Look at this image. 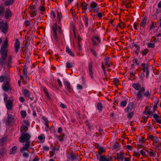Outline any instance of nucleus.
<instances>
[{"mask_svg": "<svg viewBox=\"0 0 161 161\" xmlns=\"http://www.w3.org/2000/svg\"><path fill=\"white\" fill-rule=\"evenodd\" d=\"M31 16L32 17L35 16L36 15L37 11L35 10H31L30 11Z\"/></svg>", "mask_w": 161, "mask_h": 161, "instance_id": "obj_40", "label": "nucleus"}, {"mask_svg": "<svg viewBox=\"0 0 161 161\" xmlns=\"http://www.w3.org/2000/svg\"><path fill=\"white\" fill-rule=\"evenodd\" d=\"M39 9L41 11L44 12L45 11V8L44 6H41Z\"/></svg>", "mask_w": 161, "mask_h": 161, "instance_id": "obj_56", "label": "nucleus"}, {"mask_svg": "<svg viewBox=\"0 0 161 161\" xmlns=\"http://www.w3.org/2000/svg\"><path fill=\"white\" fill-rule=\"evenodd\" d=\"M133 63H135L137 66L139 65L140 62L138 61V59L137 58L133 59Z\"/></svg>", "mask_w": 161, "mask_h": 161, "instance_id": "obj_46", "label": "nucleus"}, {"mask_svg": "<svg viewBox=\"0 0 161 161\" xmlns=\"http://www.w3.org/2000/svg\"><path fill=\"white\" fill-rule=\"evenodd\" d=\"M132 86L136 90L138 91L137 92H135L136 96V100L137 101L142 100L143 98V93L145 92V89L144 87H141V85L139 83H134Z\"/></svg>", "mask_w": 161, "mask_h": 161, "instance_id": "obj_3", "label": "nucleus"}, {"mask_svg": "<svg viewBox=\"0 0 161 161\" xmlns=\"http://www.w3.org/2000/svg\"><path fill=\"white\" fill-rule=\"evenodd\" d=\"M64 85L67 87V89L69 92H71L73 90L71 87V85L70 83L68 81L64 82Z\"/></svg>", "mask_w": 161, "mask_h": 161, "instance_id": "obj_19", "label": "nucleus"}, {"mask_svg": "<svg viewBox=\"0 0 161 161\" xmlns=\"http://www.w3.org/2000/svg\"><path fill=\"white\" fill-rule=\"evenodd\" d=\"M22 72L23 75L26 77L27 73V67L26 65H25L23 67Z\"/></svg>", "mask_w": 161, "mask_h": 161, "instance_id": "obj_25", "label": "nucleus"}, {"mask_svg": "<svg viewBox=\"0 0 161 161\" xmlns=\"http://www.w3.org/2000/svg\"><path fill=\"white\" fill-rule=\"evenodd\" d=\"M114 149H116L117 150H119V144L117 143L116 144H114L113 145Z\"/></svg>", "mask_w": 161, "mask_h": 161, "instance_id": "obj_48", "label": "nucleus"}, {"mask_svg": "<svg viewBox=\"0 0 161 161\" xmlns=\"http://www.w3.org/2000/svg\"><path fill=\"white\" fill-rule=\"evenodd\" d=\"M97 108L99 111H101L103 109V105L101 103H98L97 104Z\"/></svg>", "mask_w": 161, "mask_h": 161, "instance_id": "obj_29", "label": "nucleus"}, {"mask_svg": "<svg viewBox=\"0 0 161 161\" xmlns=\"http://www.w3.org/2000/svg\"><path fill=\"white\" fill-rule=\"evenodd\" d=\"M28 128L25 125H22L20 127V136L19 138V141L21 143H24L30 142L31 136L28 133L26 132L28 130Z\"/></svg>", "mask_w": 161, "mask_h": 161, "instance_id": "obj_2", "label": "nucleus"}, {"mask_svg": "<svg viewBox=\"0 0 161 161\" xmlns=\"http://www.w3.org/2000/svg\"><path fill=\"white\" fill-rule=\"evenodd\" d=\"M30 146V142H26L24 146L23 147L21 148L20 149V152H22L25 151H27L28 153H29L30 152L28 150Z\"/></svg>", "mask_w": 161, "mask_h": 161, "instance_id": "obj_8", "label": "nucleus"}, {"mask_svg": "<svg viewBox=\"0 0 161 161\" xmlns=\"http://www.w3.org/2000/svg\"><path fill=\"white\" fill-rule=\"evenodd\" d=\"M154 137V136H153L152 135H147L148 138L150 140H153Z\"/></svg>", "mask_w": 161, "mask_h": 161, "instance_id": "obj_59", "label": "nucleus"}, {"mask_svg": "<svg viewBox=\"0 0 161 161\" xmlns=\"http://www.w3.org/2000/svg\"><path fill=\"white\" fill-rule=\"evenodd\" d=\"M117 159L119 160V161H122L124 158V153L122 152H120L119 154L117 153Z\"/></svg>", "mask_w": 161, "mask_h": 161, "instance_id": "obj_20", "label": "nucleus"}, {"mask_svg": "<svg viewBox=\"0 0 161 161\" xmlns=\"http://www.w3.org/2000/svg\"><path fill=\"white\" fill-rule=\"evenodd\" d=\"M129 0H126L124 3L125 5L126 8H129L131 7V2H127Z\"/></svg>", "mask_w": 161, "mask_h": 161, "instance_id": "obj_33", "label": "nucleus"}, {"mask_svg": "<svg viewBox=\"0 0 161 161\" xmlns=\"http://www.w3.org/2000/svg\"><path fill=\"white\" fill-rule=\"evenodd\" d=\"M127 103V101L125 100L124 101H122L120 103V106L122 107H125L126 106Z\"/></svg>", "mask_w": 161, "mask_h": 161, "instance_id": "obj_42", "label": "nucleus"}, {"mask_svg": "<svg viewBox=\"0 0 161 161\" xmlns=\"http://www.w3.org/2000/svg\"><path fill=\"white\" fill-rule=\"evenodd\" d=\"M3 89L4 91L6 92L8 91L9 90H11L10 85L8 81H7L4 84V86H3Z\"/></svg>", "mask_w": 161, "mask_h": 161, "instance_id": "obj_15", "label": "nucleus"}, {"mask_svg": "<svg viewBox=\"0 0 161 161\" xmlns=\"http://www.w3.org/2000/svg\"><path fill=\"white\" fill-rule=\"evenodd\" d=\"M50 131L51 132H55L56 131L54 127L52 126L50 128H49Z\"/></svg>", "mask_w": 161, "mask_h": 161, "instance_id": "obj_58", "label": "nucleus"}, {"mask_svg": "<svg viewBox=\"0 0 161 161\" xmlns=\"http://www.w3.org/2000/svg\"><path fill=\"white\" fill-rule=\"evenodd\" d=\"M66 66L67 68H70L73 67V64L72 62L69 63L67 62L66 63Z\"/></svg>", "mask_w": 161, "mask_h": 161, "instance_id": "obj_37", "label": "nucleus"}, {"mask_svg": "<svg viewBox=\"0 0 161 161\" xmlns=\"http://www.w3.org/2000/svg\"><path fill=\"white\" fill-rule=\"evenodd\" d=\"M67 157L68 159L73 161L75 159L77 156L73 152H72L70 154L67 155Z\"/></svg>", "mask_w": 161, "mask_h": 161, "instance_id": "obj_14", "label": "nucleus"}, {"mask_svg": "<svg viewBox=\"0 0 161 161\" xmlns=\"http://www.w3.org/2000/svg\"><path fill=\"white\" fill-rule=\"evenodd\" d=\"M148 153V154L151 157H155L156 154L155 152H152V151H146Z\"/></svg>", "mask_w": 161, "mask_h": 161, "instance_id": "obj_39", "label": "nucleus"}, {"mask_svg": "<svg viewBox=\"0 0 161 161\" xmlns=\"http://www.w3.org/2000/svg\"><path fill=\"white\" fill-rule=\"evenodd\" d=\"M105 62V64L108 67H110L111 65L113 64L112 62H109L110 58L109 57H107L104 59Z\"/></svg>", "mask_w": 161, "mask_h": 161, "instance_id": "obj_18", "label": "nucleus"}, {"mask_svg": "<svg viewBox=\"0 0 161 161\" xmlns=\"http://www.w3.org/2000/svg\"><path fill=\"white\" fill-rule=\"evenodd\" d=\"M8 41L7 38H6L4 43L2 45L0 51L1 57L0 58V63L2 66L6 65L7 67H10L12 63V57L8 58V60L6 61L8 55Z\"/></svg>", "mask_w": 161, "mask_h": 161, "instance_id": "obj_1", "label": "nucleus"}, {"mask_svg": "<svg viewBox=\"0 0 161 161\" xmlns=\"http://www.w3.org/2000/svg\"><path fill=\"white\" fill-rule=\"evenodd\" d=\"M1 25H0V29L4 33H7L8 32V25L7 24H5L3 21L0 22Z\"/></svg>", "mask_w": 161, "mask_h": 161, "instance_id": "obj_7", "label": "nucleus"}, {"mask_svg": "<svg viewBox=\"0 0 161 161\" xmlns=\"http://www.w3.org/2000/svg\"><path fill=\"white\" fill-rule=\"evenodd\" d=\"M14 2V0H8L5 2V4L7 6L11 5Z\"/></svg>", "mask_w": 161, "mask_h": 161, "instance_id": "obj_35", "label": "nucleus"}, {"mask_svg": "<svg viewBox=\"0 0 161 161\" xmlns=\"http://www.w3.org/2000/svg\"><path fill=\"white\" fill-rule=\"evenodd\" d=\"M146 77L147 78H148V75L149 74V71H148V64H147V66L146 67Z\"/></svg>", "mask_w": 161, "mask_h": 161, "instance_id": "obj_47", "label": "nucleus"}, {"mask_svg": "<svg viewBox=\"0 0 161 161\" xmlns=\"http://www.w3.org/2000/svg\"><path fill=\"white\" fill-rule=\"evenodd\" d=\"M149 50L147 48H145L141 52L143 56H146L147 54L149 52Z\"/></svg>", "mask_w": 161, "mask_h": 161, "instance_id": "obj_26", "label": "nucleus"}, {"mask_svg": "<svg viewBox=\"0 0 161 161\" xmlns=\"http://www.w3.org/2000/svg\"><path fill=\"white\" fill-rule=\"evenodd\" d=\"M12 13L10 10L8 8L5 12V17L6 19H8L12 16Z\"/></svg>", "mask_w": 161, "mask_h": 161, "instance_id": "obj_10", "label": "nucleus"}, {"mask_svg": "<svg viewBox=\"0 0 161 161\" xmlns=\"http://www.w3.org/2000/svg\"><path fill=\"white\" fill-rule=\"evenodd\" d=\"M119 81L118 79H115L114 80V84L115 85L117 86L119 84Z\"/></svg>", "mask_w": 161, "mask_h": 161, "instance_id": "obj_54", "label": "nucleus"}, {"mask_svg": "<svg viewBox=\"0 0 161 161\" xmlns=\"http://www.w3.org/2000/svg\"><path fill=\"white\" fill-rule=\"evenodd\" d=\"M43 90L44 92L45 93L46 96L47 98L50 99V98L49 94L47 91V89L46 87H43Z\"/></svg>", "mask_w": 161, "mask_h": 161, "instance_id": "obj_31", "label": "nucleus"}, {"mask_svg": "<svg viewBox=\"0 0 161 161\" xmlns=\"http://www.w3.org/2000/svg\"><path fill=\"white\" fill-rule=\"evenodd\" d=\"M101 154H99V153H97L96 154V158H97V159L99 160V161L100 159V158H101Z\"/></svg>", "mask_w": 161, "mask_h": 161, "instance_id": "obj_57", "label": "nucleus"}, {"mask_svg": "<svg viewBox=\"0 0 161 161\" xmlns=\"http://www.w3.org/2000/svg\"><path fill=\"white\" fill-rule=\"evenodd\" d=\"M14 118L11 114H9L8 115V118L6 120V123L9 124L11 122L14 121Z\"/></svg>", "mask_w": 161, "mask_h": 161, "instance_id": "obj_17", "label": "nucleus"}, {"mask_svg": "<svg viewBox=\"0 0 161 161\" xmlns=\"http://www.w3.org/2000/svg\"><path fill=\"white\" fill-rule=\"evenodd\" d=\"M90 50L91 52L95 56V57H97V53L94 50V49L92 48H90Z\"/></svg>", "mask_w": 161, "mask_h": 161, "instance_id": "obj_45", "label": "nucleus"}, {"mask_svg": "<svg viewBox=\"0 0 161 161\" xmlns=\"http://www.w3.org/2000/svg\"><path fill=\"white\" fill-rule=\"evenodd\" d=\"M126 148L127 149H128L130 150H132V147L130 145H127L125 146Z\"/></svg>", "mask_w": 161, "mask_h": 161, "instance_id": "obj_55", "label": "nucleus"}, {"mask_svg": "<svg viewBox=\"0 0 161 161\" xmlns=\"http://www.w3.org/2000/svg\"><path fill=\"white\" fill-rule=\"evenodd\" d=\"M65 134L64 133H63L61 134L60 136L56 135V136L60 141H63L64 140Z\"/></svg>", "mask_w": 161, "mask_h": 161, "instance_id": "obj_32", "label": "nucleus"}, {"mask_svg": "<svg viewBox=\"0 0 161 161\" xmlns=\"http://www.w3.org/2000/svg\"><path fill=\"white\" fill-rule=\"evenodd\" d=\"M43 149L45 151H48L49 149V147L47 146H45L43 147Z\"/></svg>", "mask_w": 161, "mask_h": 161, "instance_id": "obj_64", "label": "nucleus"}, {"mask_svg": "<svg viewBox=\"0 0 161 161\" xmlns=\"http://www.w3.org/2000/svg\"><path fill=\"white\" fill-rule=\"evenodd\" d=\"M52 29L53 31V39H54L56 43H58V38L57 36V30L58 29V31L59 34H61L62 33L61 28L60 26H58L57 23H55L54 25L52 26Z\"/></svg>", "mask_w": 161, "mask_h": 161, "instance_id": "obj_4", "label": "nucleus"}, {"mask_svg": "<svg viewBox=\"0 0 161 161\" xmlns=\"http://www.w3.org/2000/svg\"><path fill=\"white\" fill-rule=\"evenodd\" d=\"M134 113L133 112H129L128 114L127 117L129 119H131L133 116L134 115Z\"/></svg>", "mask_w": 161, "mask_h": 161, "instance_id": "obj_44", "label": "nucleus"}, {"mask_svg": "<svg viewBox=\"0 0 161 161\" xmlns=\"http://www.w3.org/2000/svg\"><path fill=\"white\" fill-rule=\"evenodd\" d=\"M112 159V158L110 157L107 158L104 155L101 156L99 161H110Z\"/></svg>", "mask_w": 161, "mask_h": 161, "instance_id": "obj_21", "label": "nucleus"}, {"mask_svg": "<svg viewBox=\"0 0 161 161\" xmlns=\"http://www.w3.org/2000/svg\"><path fill=\"white\" fill-rule=\"evenodd\" d=\"M5 10V8L3 6H0V16L3 14Z\"/></svg>", "mask_w": 161, "mask_h": 161, "instance_id": "obj_41", "label": "nucleus"}, {"mask_svg": "<svg viewBox=\"0 0 161 161\" xmlns=\"http://www.w3.org/2000/svg\"><path fill=\"white\" fill-rule=\"evenodd\" d=\"M83 20L85 23L86 26L87 27L88 26V19L87 17V15L86 14L83 17Z\"/></svg>", "mask_w": 161, "mask_h": 161, "instance_id": "obj_24", "label": "nucleus"}, {"mask_svg": "<svg viewBox=\"0 0 161 161\" xmlns=\"http://www.w3.org/2000/svg\"><path fill=\"white\" fill-rule=\"evenodd\" d=\"M6 106L8 110L12 109L13 106V103L12 101L11 100H8L6 103Z\"/></svg>", "mask_w": 161, "mask_h": 161, "instance_id": "obj_13", "label": "nucleus"}, {"mask_svg": "<svg viewBox=\"0 0 161 161\" xmlns=\"http://www.w3.org/2000/svg\"><path fill=\"white\" fill-rule=\"evenodd\" d=\"M140 154L138 152H134L133 153V156H135L136 157H139L140 156Z\"/></svg>", "mask_w": 161, "mask_h": 161, "instance_id": "obj_63", "label": "nucleus"}, {"mask_svg": "<svg viewBox=\"0 0 161 161\" xmlns=\"http://www.w3.org/2000/svg\"><path fill=\"white\" fill-rule=\"evenodd\" d=\"M66 51L71 56L74 57L75 56L74 54L72 53L71 49H70L68 47H66Z\"/></svg>", "mask_w": 161, "mask_h": 161, "instance_id": "obj_30", "label": "nucleus"}, {"mask_svg": "<svg viewBox=\"0 0 161 161\" xmlns=\"http://www.w3.org/2000/svg\"><path fill=\"white\" fill-rule=\"evenodd\" d=\"M21 114L23 117H25L26 115V111L22 110L20 112Z\"/></svg>", "mask_w": 161, "mask_h": 161, "instance_id": "obj_51", "label": "nucleus"}, {"mask_svg": "<svg viewBox=\"0 0 161 161\" xmlns=\"http://www.w3.org/2000/svg\"><path fill=\"white\" fill-rule=\"evenodd\" d=\"M57 20L58 22H60L62 18V16L61 12H58L57 13Z\"/></svg>", "mask_w": 161, "mask_h": 161, "instance_id": "obj_34", "label": "nucleus"}, {"mask_svg": "<svg viewBox=\"0 0 161 161\" xmlns=\"http://www.w3.org/2000/svg\"><path fill=\"white\" fill-rule=\"evenodd\" d=\"M17 147L16 146H14L10 150V154H15L17 152Z\"/></svg>", "mask_w": 161, "mask_h": 161, "instance_id": "obj_23", "label": "nucleus"}, {"mask_svg": "<svg viewBox=\"0 0 161 161\" xmlns=\"http://www.w3.org/2000/svg\"><path fill=\"white\" fill-rule=\"evenodd\" d=\"M81 6L82 7V9L86 10L87 9V4L85 2H81Z\"/></svg>", "mask_w": 161, "mask_h": 161, "instance_id": "obj_28", "label": "nucleus"}, {"mask_svg": "<svg viewBox=\"0 0 161 161\" xmlns=\"http://www.w3.org/2000/svg\"><path fill=\"white\" fill-rule=\"evenodd\" d=\"M146 66L147 65H146V64L144 63H142L141 64V66H142L141 69L143 70V73H144L146 71Z\"/></svg>", "mask_w": 161, "mask_h": 161, "instance_id": "obj_43", "label": "nucleus"}, {"mask_svg": "<svg viewBox=\"0 0 161 161\" xmlns=\"http://www.w3.org/2000/svg\"><path fill=\"white\" fill-rule=\"evenodd\" d=\"M147 46L149 48H154L155 47V45L154 43H149L147 44Z\"/></svg>", "mask_w": 161, "mask_h": 161, "instance_id": "obj_50", "label": "nucleus"}, {"mask_svg": "<svg viewBox=\"0 0 161 161\" xmlns=\"http://www.w3.org/2000/svg\"><path fill=\"white\" fill-rule=\"evenodd\" d=\"M132 46L133 47H134L136 48V49L135 51L134 52L136 54L138 55L139 53V51L140 50V46L137 44H135L134 42L132 43Z\"/></svg>", "mask_w": 161, "mask_h": 161, "instance_id": "obj_16", "label": "nucleus"}, {"mask_svg": "<svg viewBox=\"0 0 161 161\" xmlns=\"http://www.w3.org/2000/svg\"><path fill=\"white\" fill-rule=\"evenodd\" d=\"M92 62L90 63L88 65V70L89 71V74L91 76V78L93 79V72L92 71Z\"/></svg>", "mask_w": 161, "mask_h": 161, "instance_id": "obj_12", "label": "nucleus"}, {"mask_svg": "<svg viewBox=\"0 0 161 161\" xmlns=\"http://www.w3.org/2000/svg\"><path fill=\"white\" fill-rule=\"evenodd\" d=\"M105 150L104 149V148L103 147H100L98 150V153H99V154H101L105 152Z\"/></svg>", "mask_w": 161, "mask_h": 161, "instance_id": "obj_36", "label": "nucleus"}, {"mask_svg": "<svg viewBox=\"0 0 161 161\" xmlns=\"http://www.w3.org/2000/svg\"><path fill=\"white\" fill-rule=\"evenodd\" d=\"M153 143L154 144H155V143H157L158 142V138L156 136H154V138L153 140Z\"/></svg>", "mask_w": 161, "mask_h": 161, "instance_id": "obj_49", "label": "nucleus"}, {"mask_svg": "<svg viewBox=\"0 0 161 161\" xmlns=\"http://www.w3.org/2000/svg\"><path fill=\"white\" fill-rule=\"evenodd\" d=\"M91 40L92 44L94 46L99 45L101 42V40L99 36L97 35L92 36Z\"/></svg>", "mask_w": 161, "mask_h": 161, "instance_id": "obj_5", "label": "nucleus"}, {"mask_svg": "<svg viewBox=\"0 0 161 161\" xmlns=\"http://www.w3.org/2000/svg\"><path fill=\"white\" fill-rule=\"evenodd\" d=\"M147 20V17L146 16H144L142 19L140 23V30L142 31L145 28Z\"/></svg>", "mask_w": 161, "mask_h": 161, "instance_id": "obj_6", "label": "nucleus"}, {"mask_svg": "<svg viewBox=\"0 0 161 161\" xmlns=\"http://www.w3.org/2000/svg\"><path fill=\"white\" fill-rule=\"evenodd\" d=\"M134 105V103L133 102L130 103L127 107L125 109V111L126 113H128V112L131 111L133 108V107Z\"/></svg>", "mask_w": 161, "mask_h": 161, "instance_id": "obj_11", "label": "nucleus"}, {"mask_svg": "<svg viewBox=\"0 0 161 161\" xmlns=\"http://www.w3.org/2000/svg\"><path fill=\"white\" fill-rule=\"evenodd\" d=\"M42 119L45 122V123H49V121H48V120L45 116H43L42 117Z\"/></svg>", "mask_w": 161, "mask_h": 161, "instance_id": "obj_60", "label": "nucleus"}, {"mask_svg": "<svg viewBox=\"0 0 161 161\" xmlns=\"http://www.w3.org/2000/svg\"><path fill=\"white\" fill-rule=\"evenodd\" d=\"M142 95L143 97L144 96L147 98H149L151 96V93L149 92V91L147 90L143 93Z\"/></svg>", "mask_w": 161, "mask_h": 161, "instance_id": "obj_22", "label": "nucleus"}, {"mask_svg": "<svg viewBox=\"0 0 161 161\" xmlns=\"http://www.w3.org/2000/svg\"><path fill=\"white\" fill-rule=\"evenodd\" d=\"M153 117L155 119V120H156L158 118H159V116L157 114H155L153 115Z\"/></svg>", "mask_w": 161, "mask_h": 161, "instance_id": "obj_62", "label": "nucleus"}, {"mask_svg": "<svg viewBox=\"0 0 161 161\" xmlns=\"http://www.w3.org/2000/svg\"><path fill=\"white\" fill-rule=\"evenodd\" d=\"M90 7L92 8H95L97 6V4L95 2H92L90 4Z\"/></svg>", "mask_w": 161, "mask_h": 161, "instance_id": "obj_38", "label": "nucleus"}, {"mask_svg": "<svg viewBox=\"0 0 161 161\" xmlns=\"http://www.w3.org/2000/svg\"><path fill=\"white\" fill-rule=\"evenodd\" d=\"M85 122L86 125L88 127L89 129H91L92 128V126H91L90 125V124L88 122V121L87 120Z\"/></svg>", "mask_w": 161, "mask_h": 161, "instance_id": "obj_61", "label": "nucleus"}, {"mask_svg": "<svg viewBox=\"0 0 161 161\" xmlns=\"http://www.w3.org/2000/svg\"><path fill=\"white\" fill-rule=\"evenodd\" d=\"M25 24L26 26L28 27L30 25V22L28 20H27L25 22Z\"/></svg>", "mask_w": 161, "mask_h": 161, "instance_id": "obj_52", "label": "nucleus"}, {"mask_svg": "<svg viewBox=\"0 0 161 161\" xmlns=\"http://www.w3.org/2000/svg\"><path fill=\"white\" fill-rule=\"evenodd\" d=\"M156 26L154 25V22L153 21H151V25L150 27V30H151L153 29H154Z\"/></svg>", "mask_w": 161, "mask_h": 161, "instance_id": "obj_53", "label": "nucleus"}, {"mask_svg": "<svg viewBox=\"0 0 161 161\" xmlns=\"http://www.w3.org/2000/svg\"><path fill=\"white\" fill-rule=\"evenodd\" d=\"M20 43L18 39H16L14 47L15 52L16 53H17L19 51V50L20 48Z\"/></svg>", "mask_w": 161, "mask_h": 161, "instance_id": "obj_9", "label": "nucleus"}, {"mask_svg": "<svg viewBox=\"0 0 161 161\" xmlns=\"http://www.w3.org/2000/svg\"><path fill=\"white\" fill-rule=\"evenodd\" d=\"M23 93L25 97H29V96H30V92L27 89H25L23 90Z\"/></svg>", "mask_w": 161, "mask_h": 161, "instance_id": "obj_27", "label": "nucleus"}]
</instances>
